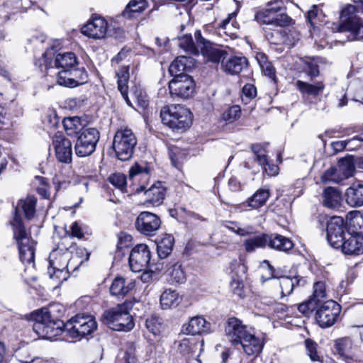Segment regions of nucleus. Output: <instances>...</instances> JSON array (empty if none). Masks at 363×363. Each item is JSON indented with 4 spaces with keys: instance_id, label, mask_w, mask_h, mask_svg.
<instances>
[{
    "instance_id": "nucleus-1",
    "label": "nucleus",
    "mask_w": 363,
    "mask_h": 363,
    "mask_svg": "<svg viewBox=\"0 0 363 363\" xmlns=\"http://www.w3.org/2000/svg\"><path fill=\"white\" fill-rule=\"evenodd\" d=\"M31 315L35 321L33 329L40 338L52 340L65 332V323L60 319L52 318L48 308H43L33 313Z\"/></svg>"
},
{
    "instance_id": "nucleus-2",
    "label": "nucleus",
    "mask_w": 363,
    "mask_h": 363,
    "mask_svg": "<svg viewBox=\"0 0 363 363\" xmlns=\"http://www.w3.org/2000/svg\"><path fill=\"white\" fill-rule=\"evenodd\" d=\"M255 20L259 23L276 27H283L290 24L291 18L286 13L282 0H272L266 7L256 12Z\"/></svg>"
},
{
    "instance_id": "nucleus-3",
    "label": "nucleus",
    "mask_w": 363,
    "mask_h": 363,
    "mask_svg": "<svg viewBox=\"0 0 363 363\" xmlns=\"http://www.w3.org/2000/svg\"><path fill=\"white\" fill-rule=\"evenodd\" d=\"M163 124L173 130H184L191 124V111L180 104L164 106L160 111Z\"/></svg>"
},
{
    "instance_id": "nucleus-4",
    "label": "nucleus",
    "mask_w": 363,
    "mask_h": 363,
    "mask_svg": "<svg viewBox=\"0 0 363 363\" xmlns=\"http://www.w3.org/2000/svg\"><path fill=\"white\" fill-rule=\"evenodd\" d=\"M101 321L109 328L116 331L128 332L135 325L132 315L123 304L104 311L101 316Z\"/></svg>"
},
{
    "instance_id": "nucleus-5",
    "label": "nucleus",
    "mask_w": 363,
    "mask_h": 363,
    "mask_svg": "<svg viewBox=\"0 0 363 363\" xmlns=\"http://www.w3.org/2000/svg\"><path fill=\"white\" fill-rule=\"evenodd\" d=\"M245 245L246 250L264 248L267 245L275 250H291L294 247L293 242L286 237L280 235H272L269 236L264 233L246 240Z\"/></svg>"
},
{
    "instance_id": "nucleus-6",
    "label": "nucleus",
    "mask_w": 363,
    "mask_h": 363,
    "mask_svg": "<svg viewBox=\"0 0 363 363\" xmlns=\"http://www.w3.org/2000/svg\"><path fill=\"white\" fill-rule=\"evenodd\" d=\"M137 139L129 128L118 130L113 138V148L117 157L122 161L128 160L133 154Z\"/></svg>"
},
{
    "instance_id": "nucleus-7",
    "label": "nucleus",
    "mask_w": 363,
    "mask_h": 363,
    "mask_svg": "<svg viewBox=\"0 0 363 363\" xmlns=\"http://www.w3.org/2000/svg\"><path fill=\"white\" fill-rule=\"evenodd\" d=\"M97 323L91 315L77 314L65 325V333L71 337H82L95 331Z\"/></svg>"
},
{
    "instance_id": "nucleus-8",
    "label": "nucleus",
    "mask_w": 363,
    "mask_h": 363,
    "mask_svg": "<svg viewBox=\"0 0 363 363\" xmlns=\"http://www.w3.org/2000/svg\"><path fill=\"white\" fill-rule=\"evenodd\" d=\"M90 253L88 251H76L75 254L68 260L69 256L62 251H52L49 255L50 268L60 269L71 267L77 269L84 261L89 259Z\"/></svg>"
},
{
    "instance_id": "nucleus-9",
    "label": "nucleus",
    "mask_w": 363,
    "mask_h": 363,
    "mask_svg": "<svg viewBox=\"0 0 363 363\" xmlns=\"http://www.w3.org/2000/svg\"><path fill=\"white\" fill-rule=\"evenodd\" d=\"M99 139L100 133L96 128H84L78 136L74 146L76 155L80 157L91 155L95 151Z\"/></svg>"
},
{
    "instance_id": "nucleus-10",
    "label": "nucleus",
    "mask_w": 363,
    "mask_h": 363,
    "mask_svg": "<svg viewBox=\"0 0 363 363\" xmlns=\"http://www.w3.org/2000/svg\"><path fill=\"white\" fill-rule=\"evenodd\" d=\"M327 239L331 247L339 250L347 238L346 223L340 216H333L327 222Z\"/></svg>"
},
{
    "instance_id": "nucleus-11",
    "label": "nucleus",
    "mask_w": 363,
    "mask_h": 363,
    "mask_svg": "<svg viewBox=\"0 0 363 363\" xmlns=\"http://www.w3.org/2000/svg\"><path fill=\"white\" fill-rule=\"evenodd\" d=\"M340 312V305L333 300H328L318 306L315 320L321 328H329L337 321Z\"/></svg>"
},
{
    "instance_id": "nucleus-12",
    "label": "nucleus",
    "mask_w": 363,
    "mask_h": 363,
    "mask_svg": "<svg viewBox=\"0 0 363 363\" xmlns=\"http://www.w3.org/2000/svg\"><path fill=\"white\" fill-rule=\"evenodd\" d=\"M169 92L172 96L182 99L191 97L195 91V83L191 77L179 76L169 82Z\"/></svg>"
},
{
    "instance_id": "nucleus-13",
    "label": "nucleus",
    "mask_w": 363,
    "mask_h": 363,
    "mask_svg": "<svg viewBox=\"0 0 363 363\" xmlns=\"http://www.w3.org/2000/svg\"><path fill=\"white\" fill-rule=\"evenodd\" d=\"M135 228L141 234L152 236L160 228V218L155 213L149 211L141 212L135 223Z\"/></svg>"
},
{
    "instance_id": "nucleus-14",
    "label": "nucleus",
    "mask_w": 363,
    "mask_h": 363,
    "mask_svg": "<svg viewBox=\"0 0 363 363\" xmlns=\"http://www.w3.org/2000/svg\"><path fill=\"white\" fill-rule=\"evenodd\" d=\"M13 239L18 250H35L36 242L31 239L26 233L21 218L16 213L11 222Z\"/></svg>"
},
{
    "instance_id": "nucleus-15",
    "label": "nucleus",
    "mask_w": 363,
    "mask_h": 363,
    "mask_svg": "<svg viewBox=\"0 0 363 363\" xmlns=\"http://www.w3.org/2000/svg\"><path fill=\"white\" fill-rule=\"evenodd\" d=\"M88 75L84 69L61 70L57 74V83L63 86L73 88L85 84Z\"/></svg>"
},
{
    "instance_id": "nucleus-16",
    "label": "nucleus",
    "mask_w": 363,
    "mask_h": 363,
    "mask_svg": "<svg viewBox=\"0 0 363 363\" xmlns=\"http://www.w3.org/2000/svg\"><path fill=\"white\" fill-rule=\"evenodd\" d=\"M52 145L55 152L57 160L65 164H69L72 160V142L65 138L61 133L55 134L52 139Z\"/></svg>"
},
{
    "instance_id": "nucleus-17",
    "label": "nucleus",
    "mask_w": 363,
    "mask_h": 363,
    "mask_svg": "<svg viewBox=\"0 0 363 363\" xmlns=\"http://www.w3.org/2000/svg\"><path fill=\"white\" fill-rule=\"evenodd\" d=\"M194 37L197 45L200 48L199 52L208 62L218 63L222 62L223 58H225V52L223 50L216 49L212 46V43L209 40H206L201 35L200 30H196L194 33Z\"/></svg>"
},
{
    "instance_id": "nucleus-18",
    "label": "nucleus",
    "mask_w": 363,
    "mask_h": 363,
    "mask_svg": "<svg viewBox=\"0 0 363 363\" xmlns=\"http://www.w3.org/2000/svg\"><path fill=\"white\" fill-rule=\"evenodd\" d=\"M249 329L240 319L231 317L228 318L225 323L224 333L228 340L233 346L237 347L240 339Z\"/></svg>"
},
{
    "instance_id": "nucleus-19",
    "label": "nucleus",
    "mask_w": 363,
    "mask_h": 363,
    "mask_svg": "<svg viewBox=\"0 0 363 363\" xmlns=\"http://www.w3.org/2000/svg\"><path fill=\"white\" fill-rule=\"evenodd\" d=\"M108 32L107 21L100 16H92L82 28V33L93 39H104Z\"/></svg>"
},
{
    "instance_id": "nucleus-20",
    "label": "nucleus",
    "mask_w": 363,
    "mask_h": 363,
    "mask_svg": "<svg viewBox=\"0 0 363 363\" xmlns=\"http://www.w3.org/2000/svg\"><path fill=\"white\" fill-rule=\"evenodd\" d=\"M352 340L348 337L334 340L333 353L339 360L345 363H358L352 352Z\"/></svg>"
},
{
    "instance_id": "nucleus-21",
    "label": "nucleus",
    "mask_w": 363,
    "mask_h": 363,
    "mask_svg": "<svg viewBox=\"0 0 363 363\" xmlns=\"http://www.w3.org/2000/svg\"><path fill=\"white\" fill-rule=\"evenodd\" d=\"M243 352L248 356L260 353L264 347L263 340L255 334L254 330L250 328L238 342Z\"/></svg>"
},
{
    "instance_id": "nucleus-22",
    "label": "nucleus",
    "mask_w": 363,
    "mask_h": 363,
    "mask_svg": "<svg viewBox=\"0 0 363 363\" xmlns=\"http://www.w3.org/2000/svg\"><path fill=\"white\" fill-rule=\"evenodd\" d=\"M341 23L338 26L339 32H350L356 40H363V18L347 17L340 18Z\"/></svg>"
},
{
    "instance_id": "nucleus-23",
    "label": "nucleus",
    "mask_w": 363,
    "mask_h": 363,
    "mask_svg": "<svg viewBox=\"0 0 363 363\" xmlns=\"http://www.w3.org/2000/svg\"><path fill=\"white\" fill-rule=\"evenodd\" d=\"M230 268L233 275L230 281V288L233 292L239 296H242L243 282L242 279L247 272V267L240 262L234 261L230 264Z\"/></svg>"
},
{
    "instance_id": "nucleus-24",
    "label": "nucleus",
    "mask_w": 363,
    "mask_h": 363,
    "mask_svg": "<svg viewBox=\"0 0 363 363\" xmlns=\"http://www.w3.org/2000/svg\"><path fill=\"white\" fill-rule=\"evenodd\" d=\"M187 334L192 335L208 334L213 332L212 325L202 315L191 318L189 323L183 326Z\"/></svg>"
},
{
    "instance_id": "nucleus-25",
    "label": "nucleus",
    "mask_w": 363,
    "mask_h": 363,
    "mask_svg": "<svg viewBox=\"0 0 363 363\" xmlns=\"http://www.w3.org/2000/svg\"><path fill=\"white\" fill-rule=\"evenodd\" d=\"M255 160L262 167L263 170L269 176H275L278 174L279 167L275 164H269L265 147L260 144L251 145Z\"/></svg>"
},
{
    "instance_id": "nucleus-26",
    "label": "nucleus",
    "mask_w": 363,
    "mask_h": 363,
    "mask_svg": "<svg viewBox=\"0 0 363 363\" xmlns=\"http://www.w3.org/2000/svg\"><path fill=\"white\" fill-rule=\"evenodd\" d=\"M151 251H130L129 264L131 270L139 272L147 267L152 261Z\"/></svg>"
},
{
    "instance_id": "nucleus-27",
    "label": "nucleus",
    "mask_w": 363,
    "mask_h": 363,
    "mask_svg": "<svg viewBox=\"0 0 363 363\" xmlns=\"http://www.w3.org/2000/svg\"><path fill=\"white\" fill-rule=\"evenodd\" d=\"M342 200L341 192L336 188H325L322 193V203L328 208H338L341 206Z\"/></svg>"
},
{
    "instance_id": "nucleus-28",
    "label": "nucleus",
    "mask_w": 363,
    "mask_h": 363,
    "mask_svg": "<svg viewBox=\"0 0 363 363\" xmlns=\"http://www.w3.org/2000/svg\"><path fill=\"white\" fill-rule=\"evenodd\" d=\"M222 67L225 72L237 74L247 67V60L245 57H230L223 58Z\"/></svg>"
},
{
    "instance_id": "nucleus-29",
    "label": "nucleus",
    "mask_w": 363,
    "mask_h": 363,
    "mask_svg": "<svg viewBox=\"0 0 363 363\" xmlns=\"http://www.w3.org/2000/svg\"><path fill=\"white\" fill-rule=\"evenodd\" d=\"M54 65L56 68L61 69V70L80 69L77 67L78 62L76 55L71 52L57 54L55 56Z\"/></svg>"
},
{
    "instance_id": "nucleus-30",
    "label": "nucleus",
    "mask_w": 363,
    "mask_h": 363,
    "mask_svg": "<svg viewBox=\"0 0 363 363\" xmlns=\"http://www.w3.org/2000/svg\"><path fill=\"white\" fill-rule=\"evenodd\" d=\"M346 202L351 207L363 206V184H354L347 189L345 192Z\"/></svg>"
},
{
    "instance_id": "nucleus-31",
    "label": "nucleus",
    "mask_w": 363,
    "mask_h": 363,
    "mask_svg": "<svg viewBox=\"0 0 363 363\" xmlns=\"http://www.w3.org/2000/svg\"><path fill=\"white\" fill-rule=\"evenodd\" d=\"M145 201L153 206H160L164 199L165 188L161 182H157L145 191Z\"/></svg>"
},
{
    "instance_id": "nucleus-32",
    "label": "nucleus",
    "mask_w": 363,
    "mask_h": 363,
    "mask_svg": "<svg viewBox=\"0 0 363 363\" xmlns=\"http://www.w3.org/2000/svg\"><path fill=\"white\" fill-rule=\"evenodd\" d=\"M192 64V58L186 56H179L171 63L169 67V72L174 77L188 76L187 74H184L183 72L189 69Z\"/></svg>"
},
{
    "instance_id": "nucleus-33",
    "label": "nucleus",
    "mask_w": 363,
    "mask_h": 363,
    "mask_svg": "<svg viewBox=\"0 0 363 363\" xmlns=\"http://www.w3.org/2000/svg\"><path fill=\"white\" fill-rule=\"evenodd\" d=\"M182 301L179 294L171 289H165L160 297L161 308L164 310L177 307Z\"/></svg>"
},
{
    "instance_id": "nucleus-34",
    "label": "nucleus",
    "mask_w": 363,
    "mask_h": 363,
    "mask_svg": "<svg viewBox=\"0 0 363 363\" xmlns=\"http://www.w3.org/2000/svg\"><path fill=\"white\" fill-rule=\"evenodd\" d=\"M306 283V280L299 276L293 277L283 276L279 278V284L283 296L290 295L295 286H303Z\"/></svg>"
},
{
    "instance_id": "nucleus-35",
    "label": "nucleus",
    "mask_w": 363,
    "mask_h": 363,
    "mask_svg": "<svg viewBox=\"0 0 363 363\" xmlns=\"http://www.w3.org/2000/svg\"><path fill=\"white\" fill-rule=\"evenodd\" d=\"M118 78V89L120 91L123 98L129 106H132V104L128 96V82L129 79V67L123 66L116 73Z\"/></svg>"
},
{
    "instance_id": "nucleus-36",
    "label": "nucleus",
    "mask_w": 363,
    "mask_h": 363,
    "mask_svg": "<svg viewBox=\"0 0 363 363\" xmlns=\"http://www.w3.org/2000/svg\"><path fill=\"white\" fill-rule=\"evenodd\" d=\"M150 168L145 162H136L129 170V179L133 182L146 181L149 179Z\"/></svg>"
},
{
    "instance_id": "nucleus-37",
    "label": "nucleus",
    "mask_w": 363,
    "mask_h": 363,
    "mask_svg": "<svg viewBox=\"0 0 363 363\" xmlns=\"http://www.w3.org/2000/svg\"><path fill=\"white\" fill-rule=\"evenodd\" d=\"M296 87L303 96H318L322 94L325 86L322 82L311 84L301 80H297Z\"/></svg>"
},
{
    "instance_id": "nucleus-38",
    "label": "nucleus",
    "mask_w": 363,
    "mask_h": 363,
    "mask_svg": "<svg viewBox=\"0 0 363 363\" xmlns=\"http://www.w3.org/2000/svg\"><path fill=\"white\" fill-rule=\"evenodd\" d=\"M117 250L132 248L131 250H147L148 246L143 243L135 244L133 237L125 232H120L117 235Z\"/></svg>"
},
{
    "instance_id": "nucleus-39",
    "label": "nucleus",
    "mask_w": 363,
    "mask_h": 363,
    "mask_svg": "<svg viewBox=\"0 0 363 363\" xmlns=\"http://www.w3.org/2000/svg\"><path fill=\"white\" fill-rule=\"evenodd\" d=\"M341 250H363V233L362 232L347 233Z\"/></svg>"
},
{
    "instance_id": "nucleus-40",
    "label": "nucleus",
    "mask_w": 363,
    "mask_h": 363,
    "mask_svg": "<svg viewBox=\"0 0 363 363\" xmlns=\"http://www.w3.org/2000/svg\"><path fill=\"white\" fill-rule=\"evenodd\" d=\"M148 6L146 0H131L123 11V16L127 18L135 17V13L143 12Z\"/></svg>"
},
{
    "instance_id": "nucleus-41",
    "label": "nucleus",
    "mask_w": 363,
    "mask_h": 363,
    "mask_svg": "<svg viewBox=\"0 0 363 363\" xmlns=\"http://www.w3.org/2000/svg\"><path fill=\"white\" fill-rule=\"evenodd\" d=\"M134 283L130 282L125 285V279L123 277H116L112 282L110 287V292L113 296H124L134 287Z\"/></svg>"
},
{
    "instance_id": "nucleus-42",
    "label": "nucleus",
    "mask_w": 363,
    "mask_h": 363,
    "mask_svg": "<svg viewBox=\"0 0 363 363\" xmlns=\"http://www.w3.org/2000/svg\"><path fill=\"white\" fill-rule=\"evenodd\" d=\"M198 348V343L192 338H184L178 344V352L188 358L194 355Z\"/></svg>"
},
{
    "instance_id": "nucleus-43",
    "label": "nucleus",
    "mask_w": 363,
    "mask_h": 363,
    "mask_svg": "<svg viewBox=\"0 0 363 363\" xmlns=\"http://www.w3.org/2000/svg\"><path fill=\"white\" fill-rule=\"evenodd\" d=\"M225 226L229 230L242 237L250 235L255 232V228L252 225H242L237 222L228 221Z\"/></svg>"
},
{
    "instance_id": "nucleus-44",
    "label": "nucleus",
    "mask_w": 363,
    "mask_h": 363,
    "mask_svg": "<svg viewBox=\"0 0 363 363\" xmlns=\"http://www.w3.org/2000/svg\"><path fill=\"white\" fill-rule=\"evenodd\" d=\"M145 327L154 335H158L164 329V323L157 315H152L145 320Z\"/></svg>"
},
{
    "instance_id": "nucleus-45",
    "label": "nucleus",
    "mask_w": 363,
    "mask_h": 363,
    "mask_svg": "<svg viewBox=\"0 0 363 363\" xmlns=\"http://www.w3.org/2000/svg\"><path fill=\"white\" fill-rule=\"evenodd\" d=\"M64 128L69 135H74L80 130L82 131V124L79 117H69L63 120Z\"/></svg>"
},
{
    "instance_id": "nucleus-46",
    "label": "nucleus",
    "mask_w": 363,
    "mask_h": 363,
    "mask_svg": "<svg viewBox=\"0 0 363 363\" xmlns=\"http://www.w3.org/2000/svg\"><path fill=\"white\" fill-rule=\"evenodd\" d=\"M269 197V190L259 189L248 199V206L254 208H258L266 203Z\"/></svg>"
},
{
    "instance_id": "nucleus-47",
    "label": "nucleus",
    "mask_w": 363,
    "mask_h": 363,
    "mask_svg": "<svg viewBox=\"0 0 363 363\" xmlns=\"http://www.w3.org/2000/svg\"><path fill=\"white\" fill-rule=\"evenodd\" d=\"M36 202L37 199L34 196H28L18 203V206L22 208L28 220L32 219L35 216Z\"/></svg>"
},
{
    "instance_id": "nucleus-48",
    "label": "nucleus",
    "mask_w": 363,
    "mask_h": 363,
    "mask_svg": "<svg viewBox=\"0 0 363 363\" xmlns=\"http://www.w3.org/2000/svg\"><path fill=\"white\" fill-rule=\"evenodd\" d=\"M179 46L191 54L197 55L199 53L200 48L197 43L195 44L194 43L191 35H185L182 38H179Z\"/></svg>"
},
{
    "instance_id": "nucleus-49",
    "label": "nucleus",
    "mask_w": 363,
    "mask_h": 363,
    "mask_svg": "<svg viewBox=\"0 0 363 363\" xmlns=\"http://www.w3.org/2000/svg\"><path fill=\"white\" fill-rule=\"evenodd\" d=\"M363 13V0H359L356 5H347L341 11L340 18L347 17H359L357 13Z\"/></svg>"
},
{
    "instance_id": "nucleus-50",
    "label": "nucleus",
    "mask_w": 363,
    "mask_h": 363,
    "mask_svg": "<svg viewBox=\"0 0 363 363\" xmlns=\"http://www.w3.org/2000/svg\"><path fill=\"white\" fill-rule=\"evenodd\" d=\"M337 169L345 180L352 176L354 171L353 162L350 159H342L338 162Z\"/></svg>"
},
{
    "instance_id": "nucleus-51",
    "label": "nucleus",
    "mask_w": 363,
    "mask_h": 363,
    "mask_svg": "<svg viewBox=\"0 0 363 363\" xmlns=\"http://www.w3.org/2000/svg\"><path fill=\"white\" fill-rule=\"evenodd\" d=\"M168 275L172 283H182L186 280L185 273L182 265L175 264L169 269Z\"/></svg>"
},
{
    "instance_id": "nucleus-52",
    "label": "nucleus",
    "mask_w": 363,
    "mask_h": 363,
    "mask_svg": "<svg viewBox=\"0 0 363 363\" xmlns=\"http://www.w3.org/2000/svg\"><path fill=\"white\" fill-rule=\"evenodd\" d=\"M258 63L262 69V72L269 77L274 76V68L272 64L267 60V56L264 54H259L257 56Z\"/></svg>"
},
{
    "instance_id": "nucleus-53",
    "label": "nucleus",
    "mask_w": 363,
    "mask_h": 363,
    "mask_svg": "<svg viewBox=\"0 0 363 363\" xmlns=\"http://www.w3.org/2000/svg\"><path fill=\"white\" fill-rule=\"evenodd\" d=\"M322 180L324 182H330L339 184L344 179L342 178V175L337 167H330L323 174Z\"/></svg>"
},
{
    "instance_id": "nucleus-54",
    "label": "nucleus",
    "mask_w": 363,
    "mask_h": 363,
    "mask_svg": "<svg viewBox=\"0 0 363 363\" xmlns=\"http://www.w3.org/2000/svg\"><path fill=\"white\" fill-rule=\"evenodd\" d=\"M67 268L52 269L48 268V274L50 278L56 281L57 284H62L64 281L67 280L69 277V272L66 270Z\"/></svg>"
},
{
    "instance_id": "nucleus-55",
    "label": "nucleus",
    "mask_w": 363,
    "mask_h": 363,
    "mask_svg": "<svg viewBox=\"0 0 363 363\" xmlns=\"http://www.w3.org/2000/svg\"><path fill=\"white\" fill-rule=\"evenodd\" d=\"M318 62L319 59L318 58L308 59L304 62V71L311 78L315 77L319 74Z\"/></svg>"
},
{
    "instance_id": "nucleus-56",
    "label": "nucleus",
    "mask_w": 363,
    "mask_h": 363,
    "mask_svg": "<svg viewBox=\"0 0 363 363\" xmlns=\"http://www.w3.org/2000/svg\"><path fill=\"white\" fill-rule=\"evenodd\" d=\"M358 141L363 142V136H354L352 139L347 140H342V141H336L333 143L335 150L337 151H341L344 149L347 150H353L354 148L357 147L359 145H357L354 147H352V143Z\"/></svg>"
},
{
    "instance_id": "nucleus-57",
    "label": "nucleus",
    "mask_w": 363,
    "mask_h": 363,
    "mask_svg": "<svg viewBox=\"0 0 363 363\" xmlns=\"http://www.w3.org/2000/svg\"><path fill=\"white\" fill-rule=\"evenodd\" d=\"M319 304L317 301L309 298L298 306V311L306 316H309L315 310L317 311Z\"/></svg>"
},
{
    "instance_id": "nucleus-58",
    "label": "nucleus",
    "mask_w": 363,
    "mask_h": 363,
    "mask_svg": "<svg viewBox=\"0 0 363 363\" xmlns=\"http://www.w3.org/2000/svg\"><path fill=\"white\" fill-rule=\"evenodd\" d=\"M304 342L306 353L310 359L313 362L320 361V357L318 352V344L311 339H306Z\"/></svg>"
},
{
    "instance_id": "nucleus-59",
    "label": "nucleus",
    "mask_w": 363,
    "mask_h": 363,
    "mask_svg": "<svg viewBox=\"0 0 363 363\" xmlns=\"http://www.w3.org/2000/svg\"><path fill=\"white\" fill-rule=\"evenodd\" d=\"M326 298L325 284L323 281H317L313 284V293L311 298L318 301L320 305L322 299Z\"/></svg>"
},
{
    "instance_id": "nucleus-60",
    "label": "nucleus",
    "mask_w": 363,
    "mask_h": 363,
    "mask_svg": "<svg viewBox=\"0 0 363 363\" xmlns=\"http://www.w3.org/2000/svg\"><path fill=\"white\" fill-rule=\"evenodd\" d=\"M109 182L122 191H126L127 179L125 174L121 173L113 174L108 179Z\"/></svg>"
},
{
    "instance_id": "nucleus-61",
    "label": "nucleus",
    "mask_w": 363,
    "mask_h": 363,
    "mask_svg": "<svg viewBox=\"0 0 363 363\" xmlns=\"http://www.w3.org/2000/svg\"><path fill=\"white\" fill-rule=\"evenodd\" d=\"M241 110L239 106H233L228 108L223 113V119L228 123H232L240 118Z\"/></svg>"
},
{
    "instance_id": "nucleus-62",
    "label": "nucleus",
    "mask_w": 363,
    "mask_h": 363,
    "mask_svg": "<svg viewBox=\"0 0 363 363\" xmlns=\"http://www.w3.org/2000/svg\"><path fill=\"white\" fill-rule=\"evenodd\" d=\"M169 155L172 165L176 168H179L184 159V154L179 148L174 147L169 150Z\"/></svg>"
},
{
    "instance_id": "nucleus-63",
    "label": "nucleus",
    "mask_w": 363,
    "mask_h": 363,
    "mask_svg": "<svg viewBox=\"0 0 363 363\" xmlns=\"http://www.w3.org/2000/svg\"><path fill=\"white\" fill-rule=\"evenodd\" d=\"M174 238L172 235H164L157 242V250H172Z\"/></svg>"
},
{
    "instance_id": "nucleus-64",
    "label": "nucleus",
    "mask_w": 363,
    "mask_h": 363,
    "mask_svg": "<svg viewBox=\"0 0 363 363\" xmlns=\"http://www.w3.org/2000/svg\"><path fill=\"white\" fill-rule=\"evenodd\" d=\"M352 232H362L363 233V215L361 213L355 214L350 221Z\"/></svg>"
}]
</instances>
